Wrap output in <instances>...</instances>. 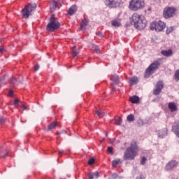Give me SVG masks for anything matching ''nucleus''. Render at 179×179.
Here are the masks:
<instances>
[{"instance_id": "obj_6", "label": "nucleus", "mask_w": 179, "mask_h": 179, "mask_svg": "<svg viewBox=\"0 0 179 179\" xmlns=\"http://www.w3.org/2000/svg\"><path fill=\"white\" fill-rule=\"evenodd\" d=\"M161 61L162 59H158L157 60L154 61L145 70L146 75L150 76V75L154 73L155 71H157V69H159V66H160Z\"/></svg>"}, {"instance_id": "obj_43", "label": "nucleus", "mask_w": 179, "mask_h": 179, "mask_svg": "<svg viewBox=\"0 0 179 179\" xmlns=\"http://www.w3.org/2000/svg\"><path fill=\"white\" fill-rule=\"evenodd\" d=\"M21 108L22 109V110H27V106H26V105H22V106H21Z\"/></svg>"}, {"instance_id": "obj_7", "label": "nucleus", "mask_w": 179, "mask_h": 179, "mask_svg": "<svg viewBox=\"0 0 179 179\" xmlns=\"http://www.w3.org/2000/svg\"><path fill=\"white\" fill-rule=\"evenodd\" d=\"M150 27L151 30H155V31L157 32L163 31V30L166 29V23L162 20H159V22L154 21L151 22Z\"/></svg>"}, {"instance_id": "obj_17", "label": "nucleus", "mask_w": 179, "mask_h": 179, "mask_svg": "<svg viewBox=\"0 0 179 179\" xmlns=\"http://www.w3.org/2000/svg\"><path fill=\"white\" fill-rule=\"evenodd\" d=\"M168 107L171 111V113H174V111H177V106H176V103L174 102H169L168 104Z\"/></svg>"}, {"instance_id": "obj_42", "label": "nucleus", "mask_w": 179, "mask_h": 179, "mask_svg": "<svg viewBox=\"0 0 179 179\" xmlns=\"http://www.w3.org/2000/svg\"><path fill=\"white\" fill-rule=\"evenodd\" d=\"M3 51H5V49L3 48V47L0 46V54H2V52H3Z\"/></svg>"}, {"instance_id": "obj_10", "label": "nucleus", "mask_w": 179, "mask_h": 179, "mask_svg": "<svg viewBox=\"0 0 179 179\" xmlns=\"http://www.w3.org/2000/svg\"><path fill=\"white\" fill-rule=\"evenodd\" d=\"M110 80L113 82L110 83V85L112 87V92H115V87L113 86H114V85H118L120 83V78L117 75L112 76L110 77Z\"/></svg>"}, {"instance_id": "obj_15", "label": "nucleus", "mask_w": 179, "mask_h": 179, "mask_svg": "<svg viewBox=\"0 0 179 179\" xmlns=\"http://www.w3.org/2000/svg\"><path fill=\"white\" fill-rule=\"evenodd\" d=\"M105 5L114 8L117 5V1L115 0H105Z\"/></svg>"}, {"instance_id": "obj_38", "label": "nucleus", "mask_w": 179, "mask_h": 179, "mask_svg": "<svg viewBox=\"0 0 179 179\" xmlns=\"http://www.w3.org/2000/svg\"><path fill=\"white\" fill-rule=\"evenodd\" d=\"M136 179H145V176L140 175L139 176H137Z\"/></svg>"}, {"instance_id": "obj_26", "label": "nucleus", "mask_w": 179, "mask_h": 179, "mask_svg": "<svg viewBox=\"0 0 179 179\" xmlns=\"http://www.w3.org/2000/svg\"><path fill=\"white\" fill-rule=\"evenodd\" d=\"M71 53L73 57H76L78 54H79V52L78 51V50H76V46L73 47V48L71 49Z\"/></svg>"}, {"instance_id": "obj_1", "label": "nucleus", "mask_w": 179, "mask_h": 179, "mask_svg": "<svg viewBox=\"0 0 179 179\" xmlns=\"http://www.w3.org/2000/svg\"><path fill=\"white\" fill-rule=\"evenodd\" d=\"M138 152H139V148L136 141H133L131 142L130 146L127 148L124 155V160H134L135 157L138 155Z\"/></svg>"}, {"instance_id": "obj_36", "label": "nucleus", "mask_w": 179, "mask_h": 179, "mask_svg": "<svg viewBox=\"0 0 179 179\" xmlns=\"http://www.w3.org/2000/svg\"><path fill=\"white\" fill-rule=\"evenodd\" d=\"M88 178H89V179H93V178H94V175H93V173H89V174H88Z\"/></svg>"}, {"instance_id": "obj_2", "label": "nucleus", "mask_w": 179, "mask_h": 179, "mask_svg": "<svg viewBox=\"0 0 179 179\" xmlns=\"http://www.w3.org/2000/svg\"><path fill=\"white\" fill-rule=\"evenodd\" d=\"M132 22L134 27L138 30H143L146 27V20L138 13L133 14Z\"/></svg>"}, {"instance_id": "obj_29", "label": "nucleus", "mask_w": 179, "mask_h": 179, "mask_svg": "<svg viewBox=\"0 0 179 179\" xmlns=\"http://www.w3.org/2000/svg\"><path fill=\"white\" fill-rule=\"evenodd\" d=\"M120 163H121V159H116L114 160L112 163V166L113 167H117V166H118V164H120Z\"/></svg>"}, {"instance_id": "obj_25", "label": "nucleus", "mask_w": 179, "mask_h": 179, "mask_svg": "<svg viewBox=\"0 0 179 179\" xmlns=\"http://www.w3.org/2000/svg\"><path fill=\"white\" fill-rule=\"evenodd\" d=\"M173 79H174V80H176V82L179 81V69H177L175 71V73H174V76H173Z\"/></svg>"}, {"instance_id": "obj_12", "label": "nucleus", "mask_w": 179, "mask_h": 179, "mask_svg": "<svg viewBox=\"0 0 179 179\" xmlns=\"http://www.w3.org/2000/svg\"><path fill=\"white\" fill-rule=\"evenodd\" d=\"M178 163L176 162V160H172L168 163V164L166 166L165 169L169 171L171 170L172 169H174L177 166Z\"/></svg>"}, {"instance_id": "obj_28", "label": "nucleus", "mask_w": 179, "mask_h": 179, "mask_svg": "<svg viewBox=\"0 0 179 179\" xmlns=\"http://www.w3.org/2000/svg\"><path fill=\"white\" fill-rule=\"evenodd\" d=\"M174 31V27H169L166 28V34H170V33H173Z\"/></svg>"}, {"instance_id": "obj_11", "label": "nucleus", "mask_w": 179, "mask_h": 179, "mask_svg": "<svg viewBox=\"0 0 179 179\" xmlns=\"http://www.w3.org/2000/svg\"><path fill=\"white\" fill-rule=\"evenodd\" d=\"M139 82V78L137 76H133L129 79V86H134L135 85H138Z\"/></svg>"}, {"instance_id": "obj_24", "label": "nucleus", "mask_w": 179, "mask_h": 179, "mask_svg": "<svg viewBox=\"0 0 179 179\" xmlns=\"http://www.w3.org/2000/svg\"><path fill=\"white\" fill-rule=\"evenodd\" d=\"M127 120L129 122H134V121H135V116L134 115V114H130L127 115Z\"/></svg>"}, {"instance_id": "obj_23", "label": "nucleus", "mask_w": 179, "mask_h": 179, "mask_svg": "<svg viewBox=\"0 0 179 179\" xmlns=\"http://www.w3.org/2000/svg\"><path fill=\"white\" fill-rule=\"evenodd\" d=\"M89 23V20L84 18L82 20V24H81V30H85L86 29V26Z\"/></svg>"}, {"instance_id": "obj_20", "label": "nucleus", "mask_w": 179, "mask_h": 179, "mask_svg": "<svg viewBox=\"0 0 179 179\" xmlns=\"http://www.w3.org/2000/svg\"><path fill=\"white\" fill-rule=\"evenodd\" d=\"M129 101L133 103V104H137L139 103V96H133L129 98Z\"/></svg>"}, {"instance_id": "obj_19", "label": "nucleus", "mask_w": 179, "mask_h": 179, "mask_svg": "<svg viewBox=\"0 0 179 179\" xmlns=\"http://www.w3.org/2000/svg\"><path fill=\"white\" fill-rule=\"evenodd\" d=\"M57 127H58V123L53 122L48 125V131H52V129H55Z\"/></svg>"}, {"instance_id": "obj_33", "label": "nucleus", "mask_w": 179, "mask_h": 179, "mask_svg": "<svg viewBox=\"0 0 179 179\" xmlns=\"http://www.w3.org/2000/svg\"><path fill=\"white\" fill-rule=\"evenodd\" d=\"M94 163V159L91 158V159H89V161H88V164H89L90 166H92V164H93Z\"/></svg>"}, {"instance_id": "obj_14", "label": "nucleus", "mask_w": 179, "mask_h": 179, "mask_svg": "<svg viewBox=\"0 0 179 179\" xmlns=\"http://www.w3.org/2000/svg\"><path fill=\"white\" fill-rule=\"evenodd\" d=\"M172 131L176 135L178 138H179V124L175 123V124L172 127Z\"/></svg>"}, {"instance_id": "obj_45", "label": "nucleus", "mask_w": 179, "mask_h": 179, "mask_svg": "<svg viewBox=\"0 0 179 179\" xmlns=\"http://www.w3.org/2000/svg\"><path fill=\"white\" fill-rule=\"evenodd\" d=\"M0 122H1V124H2V122H3V118L0 117Z\"/></svg>"}, {"instance_id": "obj_41", "label": "nucleus", "mask_w": 179, "mask_h": 179, "mask_svg": "<svg viewBox=\"0 0 179 179\" xmlns=\"http://www.w3.org/2000/svg\"><path fill=\"white\" fill-rule=\"evenodd\" d=\"M8 96H9L10 97H12V96H13V90H10V91L8 92Z\"/></svg>"}, {"instance_id": "obj_8", "label": "nucleus", "mask_w": 179, "mask_h": 179, "mask_svg": "<svg viewBox=\"0 0 179 179\" xmlns=\"http://www.w3.org/2000/svg\"><path fill=\"white\" fill-rule=\"evenodd\" d=\"M164 17H165V19H169L170 17H173V16H174V15H176V8H173V7H167L165 8L164 10Z\"/></svg>"}, {"instance_id": "obj_13", "label": "nucleus", "mask_w": 179, "mask_h": 179, "mask_svg": "<svg viewBox=\"0 0 179 179\" xmlns=\"http://www.w3.org/2000/svg\"><path fill=\"white\" fill-rule=\"evenodd\" d=\"M57 8L59 9V7L58 6V1L52 0L50 6L51 12H55V10H57Z\"/></svg>"}, {"instance_id": "obj_37", "label": "nucleus", "mask_w": 179, "mask_h": 179, "mask_svg": "<svg viewBox=\"0 0 179 179\" xmlns=\"http://www.w3.org/2000/svg\"><path fill=\"white\" fill-rule=\"evenodd\" d=\"M108 152H109V153H111V155H113V147H108Z\"/></svg>"}, {"instance_id": "obj_47", "label": "nucleus", "mask_w": 179, "mask_h": 179, "mask_svg": "<svg viewBox=\"0 0 179 179\" xmlns=\"http://www.w3.org/2000/svg\"><path fill=\"white\" fill-rule=\"evenodd\" d=\"M159 138H163V136H162V135H159Z\"/></svg>"}, {"instance_id": "obj_32", "label": "nucleus", "mask_w": 179, "mask_h": 179, "mask_svg": "<svg viewBox=\"0 0 179 179\" xmlns=\"http://www.w3.org/2000/svg\"><path fill=\"white\" fill-rule=\"evenodd\" d=\"M146 160H147V159H146V157H142L141 161V164H142L143 166L144 164H145Z\"/></svg>"}, {"instance_id": "obj_4", "label": "nucleus", "mask_w": 179, "mask_h": 179, "mask_svg": "<svg viewBox=\"0 0 179 179\" xmlns=\"http://www.w3.org/2000/svg\"><path fill=\"white\" fill-rule=\"evenodd\" d=\"M50 22L46 27L48 31H55V30H58L61 27V23L57 20L55 15L50 17Z\"/></svg>"}, {"instance_id": "obj_27", "label": "nucleus", "mask_w": 179, "mask_h": 179, "mask_svg": "<svg viewBox=\"0 0 179 179\" xmlns=\"http://www.w3.org/2000/svg\"><path fill=\"white\" fill-rule=\"evenodd\" d=\"M96 114L98 117H99V118H101L106 115V113L101 110H96Z\"/></svg>"}, {"instance_id": "obj_3", "label": "nucleus", "mask_w": 179, "mask_h": 179, "mask_svg": "<svg viewBox=\"0 0 179 179\" xmlns=\"http://www.w3.org/2000/svg\"><path fill=\"white\" fill-rule=\"evenodd\" d=\"M145 8V0H131L129 3V9L136 12Z\"/></svg>"}, {"instance_id": "obj_5", "label": "nucleus", "mask_w": 179, "mask_h": 179, "mask_svg": "<svg viewBox=\"0 0 179 179\" xmlns=\"http://www.w3.org/2000/svg\"><path fill=\"white\" fill-rule=\"evenodd\" d=\"M36 8L37 5L36 3L25 6L24 8L22 10L23 18H29V16L31 15V13L36 10Z\"/></svg>"}, {"instance_id": "obj_46", "label": "nucleus", "mask_w": 179, "mask_h": 179, "mask_svg": "<svg viewBox=\"0 0 179 179\" xmlns=\"http://www.w3.org/2000/svg\"><path fill=\"white\" fill-rule=\"evenodd\" d=\"M62 134V132L57 131L56 135H61Z\"/></svg>"}, {"instance_id": "obj_31", "label": "nucleus", "mask_w": 179, "mask_h": 179, "mask_svg": "<svg viewBox=\"0 0 179 179\" xmlns=\"http://www.w3.org/2000/svg\"><path fill=\"white\" fill-rule=\"evenodd\" d=\"M20 102V100L19 99H15L14 103H13V106H15V107H18V104Z\"/></svg>"}, {"instance_id": "obj_9", "label": "nucleus", "mask_w": 179, "mask_h": 179, "mask_svg": "<svg viewBox=\"0 0 179 179\" xmlns=\"http://www.w3.org/2000/svg\"><path fill=\"white\" fill-rule=\"evenodd\" d=\"M164 87L163 81H158L155 85V89L153 90L154 96H159V94L162 93V90H163Z\"/></svg>"}, {"instance_id": "obj_34", "label": "nucleus", "mask_w": 179, "mask_h": 179, "mask_svg": "<svg viewBox=\"0 0 179 179\" xmlns=\"http://www.w3.org/2000/svg\"><path fill=\"white\" fill-rule=\"evenodd\" d=\"M16 81H17V80H16V78H12L10 80V83H12L13 85L15 84V83H16Z\"/></svg>"}, {"instance_id": "obj_48", "label": "nucleus", "mask_w": 179, "mask_h": 179, "mask_svg": "<svg viewBox=\"0 0 179 179\" xmlns=\"http://www.w3.org/2000/svg\"><path fill=\"white\" fill-rule=\"evenodd\" d=\"M0 149H1V146H0Z\"/></svg>"}, {"instance_id": "obj_22", "label": "nucleus", "mask_w": 179, "mask_h": 179, "mask_svg": "<svg viewBox=\"0 0 179 179\" xmlns=\"http://www.w3.org/2000/svg\"><path fill=\"white\" fill-rule=\"evenodd\" d=\"M76 6H72L68 10V13L69 15H70L71 16H72V15H74V13H76Z\"/></svg>"}, {"instance_id": "obj_35", "label": "nucleus", "mask_w": 179, "mask_h": 179, "mask_svg": "<svg viewBox=\"0 0 179 179\" xmlns=\"http://www.w3.org/2000/svg\"><path fill=\"white\" fill-rule=\"evenodd\" d=\"M94 175V177H96V178L99 177L100 173L99 172H95L94 173H92Z\"/></svg>"}, {"instance_id": "obj_30", "label": "nucleus", "mask_w": 179, "mask_h": 179, "mask_svg": "<svg viewBox=\"0 0 179 179\" xmlns=\"http://www.w3.org/2000/svg\"><path fill=\"white\" fill-rule=\"evenodd\" d=\"M93 48H94L95 52H96V54H100V49L99 48V46L94 45Z\"/></svg>"}, {"instance_id": "obj_40", "label": "nucleus", "mask_w": 179, "mask_h": 179, "mask_svg": "<svg viewBox=\"0 0 179 179\" xmlns=\"http://www.w3.org/2000/svg\"><path fill=\"white\" fill-rule=\"evenodd\" d=\"M34 71H37L38 69H40V66H38V64H36V66H34Z\"/></svg>"}, {"instance_id": "obj_39", "label": "nucleus", "mask_w": 179, "mask_h": 179, "mask_svg": "<svg viewBox=\"0 0 179 179\" xmlns=\"http://www.w3.org/2000/svg\"><path fill=\"white\" fill-rule=\"evenodd\" d=\"M8 156V152H6L4 155H1V159H5V157H7Z\"/></svg>"}, {"instance_id": "obj_44", "label": "nucleus", "mask_w": 179, "mask_h": 179, "mask_svg": "<svg viewBox=\"0 0 179 179\" xmlns=\"http://www.w3.org/2000/svg\"><path fill=\"white\" fill-rule=\"evenodd\" d=\"M64 153V150H59V155H62Z\"/></svg>"}, {"instance_id": "obj_21", "label": "nucleus", "mask_w": 179, "mask_h": 179, "mask_svg": "<svg viewBox=\"0 0 179 179\" xmlns=\"http://www.w3.org/2000/svg\"><path fill=\"white\" fill-rule=\"evenodd\" d=\"M111 123L114 124V125H121L122 124V118L119 117L117 119L112 120Z\"/></svg>"}, {"instance_id": "obj_16", "label": "nucleus", "mask_w": 179, "mask_h": 179, "mask_svg": "<svg viewBox=\"0 0 179 179\" xmlns=\"http://www.w3.org/2000/svg\"><path fill=\"white\" fill-rule=\"evenodd\" d=\"M162 55H164V57H172L173 56V50L171 49H169L168 50H162L161 51Z\"/></svg>"}, {"instance_id": "obj_18", "label": "nucleus", "mask_w": 179, "mask_h": 179, "mask_svg": "<svg viewBox=\"0 0 179 179\" xmlns=\"http://www.w3.org/2000/svg\"><path fill=\"white\" fill-rule=\"evenodd\" d=\"M111 24L112 26H114V27H120V26H121V19H115L112 20Z\"/></svg>"}]
</instances>
